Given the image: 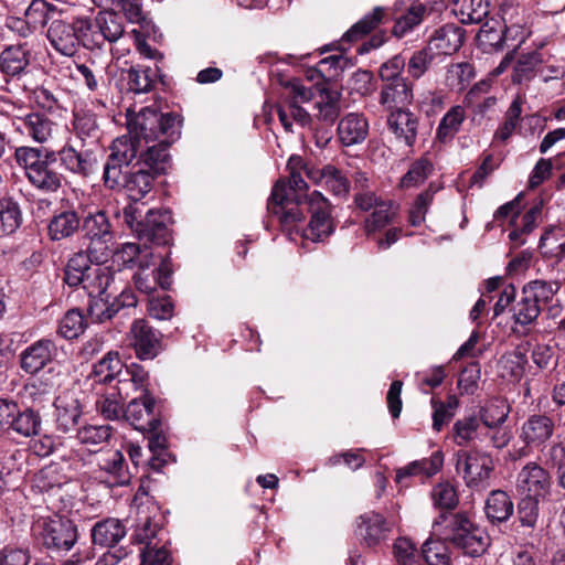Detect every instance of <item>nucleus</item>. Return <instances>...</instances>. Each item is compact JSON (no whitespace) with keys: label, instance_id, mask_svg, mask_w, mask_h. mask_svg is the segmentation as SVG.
<instances>
[{"label":"nucleus","instance_id":"obj_1","mask_svg":"<svg viewBox=\"0 0 565 565\" xmlns=\"http://www.w3.org/2000/svg\"><path fill=\"white\" fill-rule=\"evenodd\" d=\"M181 120L172 113L141 109L129 122L128 134L116 138L108 158L128 169L148 146H163L166 151L180 137Z\"/></svg>","mask_w":565,"mask_h":565},{"label":"nucleus","instance_id":"obj_2","mask_svg":"<svg viewBox=\"0 0 565 565\" xmlns=\"http://www.w3.org/2000/svg\"><path fill=\"white\" fill-rule=\"evenodd\" d=\"M288 178H280L273 186L267 210L278 217L282 225L289 226L305 220L299 205L308 195V184L302 172L316 185L323 186L327 179V166L316 168L307 164L301 157L291 156L287 162Z\"/></svg>","mask_w":565,"mask_h":565},{"label":"nucleus","instance_id":"obj_3","mask_svg":"<svg viewBox=\"0 0 565 565\" xmlns=\"http://www.w3.org/2000/svg\"><path fill=\"white\" fill-rule=\"evenodd\" d=\"M433 531L435 535L470 557L482 555L490 545V537L486 531L462 512H440L433 522Z\"/></svg>","mask_w":565,"mask_h":565},{"label":"nucleus","instance_id":"obj_4","mask_svg":"<svg viewBox=\"0 0 565 565\" xmlns=\"http://www.w3.org/2000/svg\"><path fill=\"white\" fill-rule=\"evenodd\" d=\"M15 160L24 169L28 181L42 193H56L62 189L65 177L58 171V159L55 150L34 147H19Z\"/></svg>","mask_w":565,"mask_h":565},{"label":"nucleus","instance_id":"obj_5","mask_svg":"<svg viewBox=\"0 0 565 565\" xmlns=\"http://www.w3.org/2000/svg\"><path fill=\"white\" fill-rule=\"evenodd\" d=\"M170 154L163 146H148L129 170L122 190L136 204L152 190L154 180L166 173Z\"/></svg>","mask_w":565,"mask_h":565},{"label":"nucleus","instance_id":"obj_6","mask_svg":"<svg viewBox=\"0 0 565 565\" xmlns=\"http://www.w3.org/2000/svg\"><path fill=\"white\" fill-rule=\"evenodd\" d=\"M122 220L139 241L166 245L170 239L168 211L151 209L142 215L137 204H128L122 209Z\"/></svg>","mask_w":565,"mask_h":565},{"label":"nucleus","instance_id":"obj_7","mask_svg":"<svg viewBox=\"0 0 565 565\" xmlns=\"http://www.w3.org/2000/svg\"><path fill=\"white\" fill-rule=\"evenodd\" d=\"M558 289L556 281L536 279L525 284L520 299L512 307L514 322L522 327L535 323L542 309L551 303Z\"/></svg>","mask_w":565,"mask_h":565},{"label":"nucleus","instance_id":"obj_8","mask_svg":"<svg viewBox=\"0 0 565 565\" xmlns=\"http://www.w3.org/2000/svg\"><path fill=\"white\" fill-rule=\"evenodd\" d=\"M35 530L42 545L51 553H66L78 540L76 524L61 515L39 520Z\"/></svg>","mask_w":565,"mask_h":565},{"label":"nucleus","instance_id":"obj_9","mask_svg":"<svg viewBox=\"0 0 565 565\" xmlns=\"http://www.w3.org/2000/svg\"><path fill=\"white\" fill-rule=\"evenodd\" d=\"M457 457L456 467L458 471H462L467 487L476 491H482L490 487L494 463L489 454L471 449L459 451Z\"/></svg>","mask_w":565,"mask_h":565},{"label":"nucleus","instance_id":"obj_10","mask_svg":"<svg viewBox=\"0 0 565 565\" xmlns=\"http://www.w3.org/2000/svg\"><path fill=\"white\" fill-rule=\"evenodd\" d=\"M508 417L507 412H501L497 419L490 417V413L477 415H469L457 419L451 429V437L454 443L459 447H468L477 443H483L490 429L498 425H502Z\"/></svg>","mask_w":565,"mask_h":565},{"label":"nucleus","instance_id":"obj_11","mask_svg":"<svg viewBox=\"0 0 565 565\" xmlns=\"http://www.w3.org/2000/svg\"><path fill=\"white\" fill-rule=\"evenodd\" d=\"M310 212V221L305 230L303 237L312 242H323L335 228L332 217L333 206L330 201L319 191L305 195V201Z\"/></svg>","mask_w":565,"mask_h":565},{"label":"nucleus","instance_id":"obj_12","mask_svg":"<svg viewBox=\"0 0 565 565\" xmlns=\"http://www.w3.org/2000/svg\"><path fill=\"white\" fill-rule=\"evenodd\" d=\"M55 153H57L60 166L73 175L87 178L97 168L95 150L85 143H79L78 140H67Z\"/></svg>","mask_w":565,"mask_h":565},{"label":"nucleus","instance_id":"obj_13","mask_svg":"<svg viewBox=\"0 0 565 565\" xmlns=\"http://www.w3.org/2000/svg\"><path fill=\"white\" fill-rule=\"evenodd\" d=\"M516 491L523 497L545 499L552 487L550 472L536 462H527L518 473Z\"/></svg>","mask_w":565,"mask_h":565},{"label":"nucleus","instance_id":"obj_14","mask_svg":"<svg viewBox=\"0 0 565 565\" xmlns=\"http://www.w3.org/2000/svg\"><path fill=\"white\" fill-rule=\"evenodd\" d=\"M130 345L140 360H152L162 350V334L143 319L130 327Z\"/></svg>","mask_w":565,"mask_h":565},{"label":"nucleus","instance_id":"obj_15","mask_svg":"<svg viewBox=\"0 0 565 565\" xmlns=\"http://www.w3.org/2000/svg\"><path fill=\"white\" fill-rule=\"evenodd\" d=\"M58 348L51 339H40L28 345L19 355L21 370L35 375L56 360Z\"/></svg>","mask_w":565,"mask_h":565},{"label":"nucleus","instance_id":"obj_16","mask_svg":"<svg viewBox=\"0 0 565 565\" xmlns=\"http://www.w3.org/2000/svg\"><path fill=\"white\" fill-rule=\"evenodd\" d=\"M154 399L149 394L134 397L125 408L124 419L135 429L152 431L160 426V418L154 412Z\"/></svg>","mask_w":565,"mask_h":565},{"label":"nucleus","instance_id":"obj_17","mask_svg":"<svg viewBox=\"0 0 565 565\" xmlns=\"http://www.w3.org/2000/svg\"><path fill=\"white\" fill-rule=\"evenodd\" d=\"M82 414V404L74 393L64 392L55 398L53 416L57 431L62 434L77 431Z\"/></svg>","mask_w":565,"mask_h":565},{"label":"nucleus","instance_id":"obj_18","mask_svg":"<svg viewBox=\"0 0 565 565\" xmlns=\"http://www.w3.org/2000/svg\"><path fill=\"white\" fill-rule=\"evenodd\" d=\"M13 125L21 134L26 135L39 143H44L53 137L56 124L43 111H32L13 119Z\"/></svg>","mask_w":565,"mask_h":565},{"label":"nucleus","instance_id":"obj_19","mask_svg":"<svg viewBox=\"0 0 565 565\" xmlns=\"http://www.w3.org/2000/svg\"><path fill=\"white\" fill-rule=\"evenodd\" d=\"M46 36L51 45L62 55L73 56L79 47V40L74 19L65 21L52 20Z\"/></svg>","mask_w":565,"mask_h":565},{"label":"nucleus","instance_id":"obj_20","mask_svg":"<svg viewBox=\"0 0 565 565\" xmlns=\"http://www.w3.org/2000/svg\"><path fill=\"white\" fill-rule=\"evenodd\" d=\"M392 524L380 513L370 511L356 520V535L369 547L387 539Z\"/></svg>","mask_w":565,"mask_h":565},{"label":"nucleus","instance_id":"obj_21","mask_svg":"<svg viewBox=\"0 0 565 565\" xmlns=\"http://www.w3.org/2000/svg\"><path fill=\"white\" fill-rule=\"evenodd\" d=\"M555 424L552 417L545 414L531 415L521 427L520 439L527 448H541L553 436Z\"/></svg>","mask_w":565,"mask_h":565},{"label":"nucleus","instance_id":"obj_22","mask_svg":"<svg viewBox=\"0 0 565 565\" xmlns=\"http://www.w3.org/2000/svg\"><path fill=\"white\" fill-rule=\"evenodd\" d=\"M99 469L98 478L109 487L126 486L130 481V473L127 469L125 457L119 450L104 452L97 462Z\"/></svg>","mask_w":565,"mask_h":565},{"label":"nucleus","instance_id":"obj_23","mask_svg":"<svg viewBox=\"0 0 565 565\" xmlns=\"http://www.w3.org/2000/svg\"><path fill=\"white\" fill-rule=\"evenodd\" d=\"M369 130V120L363 114L349 113L339 120L337 137L343 147L358 146L365 141Z\"/></svg>","mask_w":565,"mask_h":565},{"label":"nucleus","instance_id":"obj_24","mask_svg":"<svg viewBox=\"0 0 565 565\" xmlns=\"http://www.w3.org/2000/svg\"><path fill=\"white\" fill-rule=\"evenodd\" d=\"M418 126L417 116L407 108L392 110L387 117L388 130L409 148L416 142Z\"/></svg>","mask_w":565,"mask_h":565},{"label":"nucleus","instance_id":"obj_25","mask_svg":"<svg viewBox=\"0 0 565 565\" xmlns=\"http://www.w3.org/2000/svg\"><path fill=\"white\" fill-rule=\"evenodd\" d=\"M148 372L141 365L132 363L122 371L110 388L120 399L125 401L137 392H140L141 395L148 394Z\"/></svg>","mask_w":565,"mask_h":565},{"label":"nucleus","instance_id":"obj_26","mask_svg":"<svg viewBox=\"0 0 565 565\" xmlns=\"http://www.w3.org/2000/svg\"><path fill=\"white\" fill-rule=\"evenodd\" d=\"M413 100V86L407 78L384 83L379 103L388 110L403 109Z\"/></svg>","mask_w":565,"mask_h":565},{"label":"nucleus","instance_id":"obj_27","mask_svg":"<svg viewBox=\"0 0 565 565\" xmlns=\"http://www.w3.org/2000/svg\"><path fill=\"white\" fill-rule=\"evenodd\" d=\"M126 534L125 524L115 518L98 521L90 530L93 544L108 548H115Z\"/></svg>","mask_w":565,"mask_h":565},{"label":"nucleus","instance_id":"obj_28","mask_svg":"<svg viewBox=\"0 0 565 565\" xmlns=\"http://www.w3.org/2000/svg\"><path fill=\"white\" fill-rule=\"evenodd\" d=\"M127 366L117 352L110 351L93 364L89 379L95 384L111 387Z\"/></svg>","mask_w":565,"mask_h":565},{"label":"nucleus","instance_id":"obj_29","mask_svg":"<svg viewBox=\"0 0 565 565\" xmlns=\"http://www.w3.org/2000/svg\"><path fill=\"white\" fill-rule=\"evenodd\" d=\"M514 512V503L503 490H492L484 502V514L491 524L507 522Z\"/></svg>","mask_w":565,"mask_h":565},{"label":"nucleus","instance_id":"obj_30","mask_svg":"<svg viewBox=\"0 0 565 565\" xmlns=\"http://www.w3.org/2000/svg\"><path fill=\"white\" fill-rule=\"evenodd\" d=\"M43 428V418L39 411L32 407L20 408L18 405L10 425V429L21 437L40 436Z\"/></svg>","mask_w":565,"mask_h":565},{"label":"nucleus","instance_id":"obj_31","mask_svg":"<svg viewBox=\"0 0 565 565\" xmlns=\"http://www.w3.org/2000/svg\"><path fill=\"white\" fill-rule=\"evenodd\" d=\"M30 55L28 42L9 45L0 54V67L7 75L17 76L30 64Z\"/></svg>","mask_w":565,"mask_h":565},{"label":"nucleus","instance_id":"obj_32","mask_svg":"<svg viewBox=\"0 0 565 565\" xmlns=\"http://www.w3.org/2000/svg\"><path fill=\"white\" fill-rule=\"evenodd\" d=\"M159 67L131 66L121 71V79L127 85V90L135 94H145L153 88Z\"/></svg>","mask_w":565,"mask_h":565},{"label":"nucleus","instance_id":"obj_33","mask_svg":"<svg viewBox=\"0 0 565 565\" xmlns=\"http://www.w3.org/2000/svg\"><path fill=\"white\" fill-rule=\"evenodd\" d=\"M82 218L74 210L56 212L50 220L47 232L52 241L72 237L81 228Z\"/></svg>","mask_w":565,"mask_h":565},{"label":"nucleus","instance_id":"obj_34","mask_svg":"<svg viewBox=\"0 0 565 565\" xmlns=\"http://www.w3.org/2000/svg\"><path fill=\"white\" fill-rule=\"evenodd\" d=\"M463 42L461 28L455 24H445L438 28L430 38L429 46L439 54H452L457 52Z\"/></svg>","mask_w":565,"mask_h":565},{"label":"nucleus","instance_id":"obj_35","mask_svg":"<svg viewBox=\"0 0 565 565\" xmlns=\"http://www.w3.org/2000/svg\"><path fill=\"white\" fill-rule=\"evenodd\" d=\"M74 138L67 140H78L79 143L93 147L99 139V125L97 116L93 113H75L73 119Z\"/></svg>","mask_w":565,"mask_h":565},{"label":"nucleus","instance_id":"obj_36","mask_svg":"<svg viewBox=\"0 0 565 565\" xmlns=\"http://www.w3.org/2000/svg\"><path fill=\"white\" fill-rule=\"evenodd\" d=\"M115 282V273L109 267L96 265L87 271L81 287L89 297L105 295Z\"/></svg>","mask_w":565,"mask_h":565},{"label":"nucleus","instance_id":"obj_37","mask_svg":"<svg viewBox=\"0 0 565 565\" xmlns=\"http://www.w3.org/2000/svg\"><path fill=\"white\" fill-rule=\"evenodd\" d=\"M486 0H452V12L463 24L481 23L489 13Z\"/></svg>","mask_w":565,"mask_h":565},{"label":"nucleus","instance_id":"obj_38","mask_svg":"<svg viewBox=\"0 0 565 565\" xmlns=\"http://www.w3.org/2000/svg\"><path fill=\"white\" fill-rule=\"evenodd\" d=\"M444 457L440 451L434 452L429 458L415 460L407 466L397 469L396 482H402L403 479L412 476L423 475L431 477L436 475L443 467Z\"/></svg>","mask_w":565,"mask_h":565},{"label":"nucleus","instance_id":"obj_39","mask_svg":"<svg viewBox=\"0 0 565 565\" xmlns=\"http://www.w3.org/2000/svg\"><path fill=\"white\" fill-rule=\"evenodd\" d=\"M67 482L68 477L63 472V468L60 463L56 462L43 467L33 477V488L38 489L40 492H50L54 489H60Z\"/></svg>","mask_w":565,"mask_h":565},{"label":"nucleus","instance_id":"obj_40","mask_svg":"<svg viewBox=\"0 0 565 565\" xmlns=\"http://www.w3.org/2000/svg\"><path fill=\"white\" fill-rule=\"evenodd\" d=\"M386 10L375 7L372 12L365 14L354 23L342 36L344 42H354L374 31L385 19Z\"/></svg>","mask_w":565,"mask_h":565},{"label":"nucleus","instance_id":"obj_41","mask_svg":"<svg viewBox=\"0 0 565 565\" xmlns=\"http://www.w3.org/2000/svg\"><path fill=\"white\" fill-rule=\"evenodd\" d=\"M96 15L97 28L99 29V34L103 38V45L105 42H116L124 35V20L119 13L113 10H104L99 11Z\"/></svg>","mask_w":565,"mask_h":565},{"label":"nucleus","instance_id":"obj_42","mask_svg":"<svg viewBox=\"0 0 565 565\" xmlns=\"http://www.w3.org/2000/svg\"><path fill=\"white\" fill-rule=\"evenodd\" d=\"M81 228L83 238L115 236L110 221L104 211L88 213L82 220Z\"/></svg>","mask_w":565,"mask_h":565},{"label":"nucleus","instance_id":"obj_43","mask_svg":"<svg viewBox=\"0 0 565 565\" xmlns=\"http://www.w3.org/2000/svg\"><path fill=\"white\" fill-rule=\"evenodd\" d=\"M75 26L79 40V46L88 50L103 47V38L97 28V15L94 19L88 17L74 18Z\"/></svg>","mask_w":565,"mask_h":565},{"label":"nucleus","instance_id":"obj_44","mask_svg":"<svg viewBox=\"0 0 565 565\" xmlns=\"http://www.w3.org/2000/svg\"><path fill=\"white\" fill-rule=\"evenodd\" d=\"M465 118L466 111L463 107L459 105L452 106L441 118L436 131V139L440 142L451 140L459 131Z\"/></svg>","mask_w":565,"mask_h":565},{"label":"nucleus","instance_id":"obj_45","mask_svg":"<svg viewBox=\"0 0 565 565\" xmlns=\"http://www.w3.org/2000/svg\"><path fill=\"white\" fill-rule=\"evenodd\" d=\"M398 205L393 201H381L365 220V231L374 233L394 222Z\"/></svg>","mask_w":565,"mask_h":565},{"label":"nucleus","instance_id":"obj_46","mask_svg":"<svg viewBox=\"0 0 565 565\" xmlns=\"http://www.w3.org/2000/svg\"><path fill=\"white\" fill-rule=\"evenodd\" d=\"M86 248L84 252L90 259V263L96 265L105 264L114 253V246L116 244L115 236L107 237H88L83 238Z\"/></svg>","mask_w":565,"mask_h":565},{"label":"nucleus","instance_id":"obj_47","mask_svg":"<svg viewBox=\"0 0 565 565\" xmlns=\"http://www.w3.org/2000/svg\"><path fill=\"white\" fill-rule=\"evenodd\" d=\"M543 62L537 51L521 54L513 67L512 82L518 85L529 83L535 76V68Z\"/></svg>","mask_w":565,"mask_h":565},{"label":"nucleus","instance_id":"obj_48","mask_svg":"<svg viewBox=\"0 0 565 565\" xmlns=\"http://www.w3.org/2000/svg\"><path fill=\"white\" fill-rule=\"evenodd\" d=\"M540 498L523 497L516 504V516L520 525L533 531L540 519Z\"/></svg>","mask_w":565,"mask_h":565},{"label":"nucleus","instance_id":"obj_49","mask_svg":"<svg viewBox=\"0 0 565 565\" xmlns=\"http://www.w3.org/2000/svg\"><path fill=\"white\" fill-rule=\"evenodd\" d=\"M433 169L434 166L428 158L422 157L417 159L401 179V188L409 189L420 185L430 175Z\"/></svg>","mask_w":565,"mask_h":565},{"label":"nucleus","instance_id":"obj_50","mask_svg":"<svg viewBox=\"0 0 565 565\" xmlns=\"http://www.w3.org/2000/svg\"><path fill=\"white\" fill-rule=\"evenodd\" d=\"M21 224V212L11 199L0 200V236L12 234Z\"/></svg>","mask_w":565,"mask_h":565},{"label":"nucleus","instance_id":"obj_51","mask_svg":"<svg viewBox=\"0 0 565 565\" xmlns=\"http://www.w3.org/2000/svg\"><path fill=\"white\" fill-rule=\"evenodd\" d=\"M427 9L424 4H412L406 13L395 22L392 30L393 35L396 38L405 36L423 21Z\"/></svg>","mask_w":565,"mask_h":565},{"label":"nucleus","instance_id":"obj_52","mask_svg":"<svg viewBox=\"0 0 565 565\" xmlns=\"http://www.w3.org/2000/svg\"><path fill=\"white\" fill-rule=\"evenodd\" d=\"M141 249L135 243H125L120 248H114L113 263L117 265L118 270L134 268L136 265L143 269L146 265L140 260Z\"/></svg>","mask_w":565,"mask_h":565},{"label":"nucleus","instance_id":"obj_53","mask_svg":"<svg viewBox=\"0 0 565 565\" xmlns=\"http://www.w3.org/2000/svg\"><path fill=\"white\" fill-rule=\"evenodd\" d=\"M86 326L87 324L82 312L77 309H72L68 310L61 319L58 333L68 340L76 339L84 332Z\"/></svg>","mask_w":565,"mask_h":565},{"label":"nucleus","instance_id":"obj_54","mask_svg":"<svg viewBox=\"0 0 565 565\" xmlns=\"http://www.w3.org/2000/svg\"><path fill=\"white\" fill-rule=\"evenodd\" d=\"M443 539H428L422 546V556L428 565H449L450 558Z\"/></svg>","mask_w":565,"mask_h":565},{"label":"nucleus","instance_id":"obj_55","mask_svg":"<svg viewBox=\"0 0 565 565\" xmlns=\"http://www.w3.org/2000/svg\"><path fill=\"white\" fill-rule=\"evenodd\" d=\"M76 437L82 445L99 446L111 437L109 425H87L77 429Z\"/></svg>","mask_w":565,"mask_h":565},{"label":"nucleus","instance_id":"obj_56","mask_svg":"<svg viewBox=\"0 0 565 565\" xmlns=\"http://www.w3.org/2000/svg\"><path fill=\"white\" fill-rule=\"evenodd\" d=\"M55 11L47 2L43 0H33L25 10V18L31 23L33 30L43 28L51 23Z\"/></svg>","mask_w":565,"mask_h":565},{"label":"nucleus","instance_id":"obj_57","mask_svg":"<svg viewBox=\"0 0 565 565\" xmlns=\"http://www.w3.org/2000/svg\"><path fill=\"white\" fill-rule=\"evenodd\" d=\"M137 297L131 289L125 288L118 296L110 298V294H108V313L109 320H111L117 315H121V317H126L129 315V310L134 309L137 306Z\"/></svg>","mask_w":565,"mask_h":565},{"label":"nucleus","instance_id":"obj_58","mask_svg":"<svg viewBox=\"0 0 565 565\" xmlns=\"http://www.w3.org/2000/svg\"><path fill=\"white\" fill-rule=\"evenodd\" d=\"M122 403L124 399H120L114 392H109L97 399L96 408L104 418L117 420L124 418Z\"/></svg>","mask_w":565,"mask_h":565},{"label":"nucleus","instance_id":"obj_59","mask_svg":"<svg viewBox=\"0 0 565 565\" xmlns=\"http://www.w3.org/2000/svg\"><path fill=\"white\" fill-rule=\"evenodd\" d=\"M433 61L431 47L427 46L415 51L406 63L407 73L418 79L428 71Z\"/></svg>","mask_w":565,"mask_h":565},{"label":"nucleus","instance_id":"obj_60","mask_svg":"<svg viewBox=\"0 0 565 565\" xmlns=\"http://www.w3.org/2000/svg\"><path fill=\"white\" fill-rule=\"evenodd\" d=\"M522 113V100L516 97L508 108L504 122L495 131V138L507 141L515 130Z\"/></svg>","mask_w":565,"mask_h":565},{"label":"nucleus","instance_id":"obj_61","mask_svg":"<svg viewBox=\"0 0 565 565\" xmlns=\"http://www.w3.org/2000/svg\"><path fill=\"white\" fill-rule=\"evenodd\" d=\"M526 362L525 352L520 348L503 354L499 360V365L505 371L502 376L520 377Z\"/></svg>","mask_w":565,"mask_h":565},{"label":"nucleus","instance_id":"obj_62","mask_svg":"<svg viewBox=\"0 0 565 565\" xmlns=\"http://www.w3.org/2000/svg\"><path fill=\"white\" fill-rule=\"evenodd\" d=\"M436 190L430 184L427 190L417 195L409 210L408 221L412 226H419L425 221V215L433 202Z\"/></svg>","mask_w":565,"mask_h":565},{"label":"nucleus","instance_id":"obj_63","mask_svg":"<svg viewBox=\"0 0 565 565\" xmlns=\"http://www.w3.org/2000/svg\"><path fill=\"white\" fill-rule=\"evenodd\" d=\"M431 497L436 507L444 512H451L458 505V495L456 489L450 483H439L431 492Z\"/></svg>","mask_w":565,"mask_h":565},{"label":"nucleus","instance_id":"obj_64","mask_svg":"<svg viewBox=\"0 0 565 565\" xmlns=\"http://www.w3.org/2000/svg\"><path fill=\"white\" fill-rule=\"evenodd\" d=\"M124 168L126 167L116 161L114 162L107 157L103 171V182L107 189L114 191L122 190V183L126 181V171H124Z\"/></svg>","mask_w":565,"mask_h":565}]
</instances>
